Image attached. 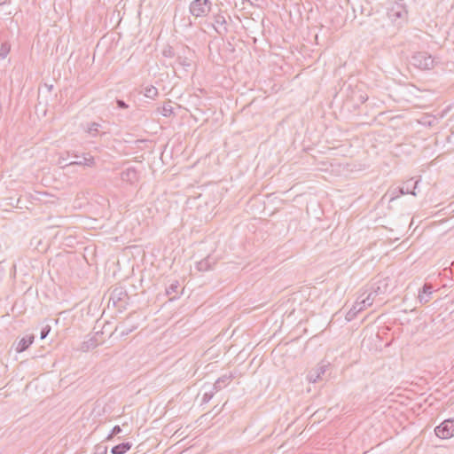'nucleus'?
Wrapping results in <instances>:
<instances>
[{
    "label": "nucleus",
    "instance_id": "obj_10",
    "mask_svg": "<svg viewBox=\"0 0 454 454\" xmlns=\"http://www.w3.org/2000/svg\"><path fill=\"white\" fill-rule=\"evenodd\" d=\"M328 365L329 364L321 363L315 370L310 371L307 376L309 381L316 383L318 380H320L326 372Z\"/></svg>",
    "mask_w": 454,
    "mask_h": 454
},
{
    "label": "nucleus",
    "instance_id": "obj_31",
    "mask_svg": "<svg viewBox=\"0 0 454 454\" xmlns=\"http://www.w3.org/2000/svg\"><path fill=\"white\" fill-rule=\"evenodd\" d=\"M107 447L104 445H97L94 454H106Z\"/></svg>",
    "mask_w": 454,
    "mask_h": 454
},
{
    "label": "nucleus",
    "instance_id": "obj_2",
    "mask_svg": "<svg viewBox=\"0 0 454 454\" xmlns=\"http://www.w3.org/2000/svg\"><path fill=\"white\" fill-rule=\"evenodd\" d=\"M368 285L372 287L374 296L379 297V302L381 304L384 296L390 291L389 278H373Z\"/></svg>",
    "mask_w": 454,
    "mask_h": 454
},
{
    "label": "nucleus",
    "instance_id": "obj_6",
    "mask_svg": "<svg viewBox=\"0 0 454 454\" xmlns=\"http://www.w3.org/2000/svg\"><path fill=\"white\" fill-rule=\"evenodd\" d=\"M435 292L433 285L430 283H425L422 287L419 290L418 301L420 305L427 303L431 299L433 294Z\"/></svg>",
    "mask_w": 454,
    "mask_h": 454
},
{
    "label": "nucleus",
    "instance_id": "obj_7",
    "mask_svg": "<svg viewBox=\"0 0 454 454\" xmlns=\"http://www.w3.org/2000/svg\"><path fill=\"white\" fill-rule=\"evenodd\" d=\"M73 156L76 158V160L71 161L67 166H85L92 168L95 166V159L93 156H91L90 153H83L82 156H79L78 153H73Z\"/></svg>",
    "mask_w": 454,
    "mask_h": 454
},
{
    "label": "nucleus",
    "instance_id": "obj_19",
    "mask_svg": "<svg viewBox=\"0 0 454 454\" xmlns=\"http://www.w3.org/2000/svg\"><path fill=\"white\" fill-rule=\"evenodd\" d=\"M215 263V260L211 256H207L201 261L198 262L196 268L199 271H207L212 269V266Z\"/></svg>",
    "mask_w": 454,
    "mask_h": 454
},
{
    "label": "nucleus",
    "instance_id": "obj_21",
    "mask_svg": "<svg viewBox=\"0 0 454 454\" xmlns=\"http://www.w3.org/2000/svg\"><path fill=\"white\" fill-rule=\"evenodd\" d=\"M132 444L129 442H124L114 446L111 449L112 454H124L130 450Z\"/></svg>",
    "mask_w": 454,
    "mask_h": 454
},
{
    "label": "nucleus",
    "instance_id": "obj_14",
    "mask_svg": "<svg viewBox=\"0 0 454 454\" xmlns=\"http://www.w3.org/2000/svg\"><path fill=\"white\" fill-rule=\"evenodd\" d=\"M99 332H97L94 335L90 336L87 340H83L81 344L80 350L82 352H87L90 349H93L98 346V335Z\"/></svg>",
    "mask_w": 454,
    "mask_h": 454
},
{
    "label": "nucleus",
    "instance_id": "obj_28",
    "mask_svg": "<svg viewBox=\"0 0 454 454\" xmlns=\"http://www.w3.org/2000/svg\"><path fill=\"white\" fill-rule=\"evenodd\" d=\"M179 286L178 282H175L169 285L168 287H167L166 292L168 294H171L173 293H176L177 288Z\"/></svg>",
    "mask_w": 454,
    "mask_h": 454
},
{
    "label": "nucleus",
    "instance_id": "obj_22",
    "mask_svg": "<svg viewBox=\"0 0 454 454\" xmlns=\"http://www.w3.org/2000/svg\"><path fill=\"white\" fill-rule=\"evenodd\" d=\"M158 94H159V92H158L157 88H155L153 85L146 86L145 88L144 95H145V97H146L150 99H154L158 96Z\"/></svg>",
    "mask_w": 454,
    "mask_h": 454
},
{
    "label": "nucleus",
    "instance_id": "obj_26",
    "mask_svg": "<svg viewBox=\"0 0 454 454\" xmlns=\"http://www.w3.org/2000/svg\"><path fill=\"white\" fill-rule=\"evenodd\" d=\"M173 114V107L170 105H164L161 110V114L165 117H168Z\"/></svg>",
    "mask_w": 454,
    "mask_h": 454
},
{
    "label": "nucleus",
    "instance_id": "obj_13",
    "mask_svg": "<svg viewBox=\"0 0 454 454\" xmlns=\"http://www.w3.org/2000/svg\"><path fill=\"white\" fill-rule=\"evenodd\" d=\"M121 179L130 184H135L138 179L137 169L134 167L126 168L121 173Z\"/></svg>",
    "mask_w": 454,
    "mask_h": 454
},
{
    "label": "nucleus",
    "instance_id": "obj_15",
    "mask_svg": "<svg viewBox=\"0 0 454 454\" xmlns=\"http://www.w3.org/2000/svg\"><path fill=\"white\" fill-rule=\"evenodd\" d=\"M233 378L234 375L231 372L223 374L215 380V384L212 387L213 389L215 391H220L221 389L225 387L232 380Z\"/></svg>",
    "mask_w": 454,
    "mask_h": 454
},
{
    "label": "nucleus",
    "instance_id": "obj_17",
    "mask_svg": "<svg viewBox=\"0 0 454 454\" xmlns=\"http://www.w3.org/2000/svg\"><path fill=\"white\" fill-rule=\"evenodd\" d=\"M187 53H190V49L189 48H184L182 54L181 53H177V55L176 57V65H178L179 67H182L184 68L191 67L192 60L187 56Z\"/></svg>",
    "mask_w": 454,
    "mask_h": 454
},
{
    "label": "nucleus",
    "instance_id": "obj_24",
    "mask_svg": "<svg viewBox=\"0 0 454 454\" xmlns=\"http://www.w3.org/2000/svg\"><path fill=\"white\" fill-rule=\"evenodd\" d=\"M119 328H123L121 332V335L126 336V335L129 334L131 332H133L135 329H137V326L132 325L130 327H125L124 325H121L120 326H117L115 330L117 331Z\"/></svg>",
    "mask_w": 454,
    "mask_h": 454
},
{
    "label": "nucleus",
    "instance_id": "obj_29",
    "mask_svg": "<svg viewBox=\"0 0 454 454\" xmlns=\"http://www.w3.org/2000/svg\"><path fill=\"white\" fill-rule=\"evenodd\" d=\"M121 432V428L120 426H114L111 431V433L107 435L106 439L109 440L114 435L120 434Z\"/></svg>",
    "mask_w": 454,
    "mask_h": 454
},
{
    "label": "nucleus",
    "instance_id": "obj_25",
    "mask_svg": "<svg viewBox=\"0 0 454 454\" xmlns=\"http://www.w3.org/2000/svg\"><path fill=\"white\" fill-rule=\"evenodd\" d=\"M162 55L166 58H174L176 57L177 54H176L172 47L168 46L163 50Z\"/></svg>",
    "mask_w": 454,
    "mask_h": 454
},
{
    "label": "nucleus",
    "instance_id": "obj_30",
    "mask_svg": "<svg viewBox=\"0 0 454 454\" xmlns=\"http://www.w3.org/2000/svg\"><path fill=\"white\" fill-rule=\"evenodd\" d=\"M50 332H51V326L50 325H47L43 326L42 328V330H41V333H40V338L42 340L45 339L48 336V334L50 333Z\"/></svg>",
    "mask_w": 454,
    "mask_h": 454
},
{
    "label": "nucleus",
    "instance_id": "obj_16",
    "mask_svg": "<svg viewBox=\"0 0 454 454\" xmlns=\"http://www.w3.org/2000/svg\"><path fill=\"white\" fill-rule=\"evenodd\" d=\"M35 337L33 334L26 335L22 339H20L15 347V350L18 353H21L27 349L30 345L34 342Z\"/></svg>",
    "mask_w": 454,
    "mask_h": 454
},
{
    "label": "nucleus",
    "instance_id": "obj_1",
    "mask_svg": "<svg viewBox=\"0 0 454 454\" xmlns=\"http://www.w3.org/2000/svg\"><path fill=\"white\" fill-rule=\"evenodd\" d=\"M213 7L212 0H192L189 4V12L195 19L207 17Z\"/></svg>",
    "mask_w": 454,
    "mask_h": 454
},
{
    "label": "nucleus",
    "instance_id": "obj_12",
    "mask_svg": "<svg viewBox=\"0 0 454 454\" xmlns=\"http://www.w3.org/2000/svg\"><path fill=\"white\" fill-rule=\"evenodd\" d=\"M368 308L365 304L361 303V297H358L352 308L347 312L346 319L352 321L357 316L358 313Z\"/></svg>",
    "mask_w": 454,
    "mask_h": 454
},
{
    "label": "nucleus",
    "instance_id": "obj_4",
    "mask_svg": "<svg viewBox=\"0 0 454 454\" xmlns=\"http://www.w3.org/2000/svg\"><path fill=\"white\" fill-rule=\"evenodd\" d=\"M434 433L441 439H450L454 436V419H445L434 428Z\"/></svg>",
    "mask_w": 454,
    "mask_h": 454
},
{
    "label": "nucleus",
    "instance_id": "obj_18",
    "mask_svg": "<svg viewBox=\"0 0 454 454\" xmlns=\"http://www.w3.org/2000/svg\"><path fill=\"white\" fill-rule=\"evenodd\" d=\"M127 297L128 294L124 288L115 287L111 293L110 301L116 306L118 302L122 301Z\"/></svg>",
    "mask_w": 454,
    "mask_h": 454
},
{
    "label": "nucleus",
    "instance_id": "obj_34",
    "mask_svg": "<svg viewBox=\"0 0 454 454\" xmlns=\"http://www.w3.org/2000/svg\"><path fill=\"white\" fill-rule=\"evenodd\" d=\"M8 0H0V6L6 4Z\"/></svg>",
    "mask_w": 454,
    "mask_h": 454
},
{
    "label": "nucleus",
    "instance_id": "obj_33",
    "mask_svg": "<svg viewBox=\"0 0 454 454\" xmlns=\"http://www.w3.org/2000/svg\"><path fill=\"white\" fill-rule=\"evenodd\" d=\"M401 194L399 193L398 192V187L396 188H394L392 191H391V199L390 200H394L395 199L398 198Z\"/></svg>",
    "mask_w": 454,
    "mask_h": 454
},
{
    "label": "nucleus",
    "instance_id": "obj_11",
    "mask_svg": "<svg viewBox=\"0 0 454 454\" xmlns=\"http://www.w3.org/2000/svg\"><path fill=\"white\" fill-rule=\"evenodd\" d=\"M359 297H361V303L365 304L367 307H371L374 301H379V297L374 296L372 289L369 285L365 286L363 294Z\"/></svg>",
    "mask_w": 454,
    "mask_h": 454
},
{
    "label": "nucleus",
    "instance_id": "obj_32",
    "mask_svg": "<svg viewBox=\"0 0 454 454\" xmlns=\"http://www.w3.org/2000/svg\"><path fill=\"white\" fill-rule=\"evenodd\" d=\"M116 105L117 107L120 109H127L129 107V105L122 99H116Z\"/></svg>",
    "mask_w": 454,
    "mask_h": 454
},
{
    "label": "nucleus",
    "instance_id": "obj_35",
    "mask_svg": "<svg viewBox=\"0 0 454 454\" xmlns=\"http://www.w3.org/2000/svg\"><path fill=\"white\" fill-rule=\"evenodd\" d=\"M365 100H366V98L362 97V101H365Z\"/></svg>",
    "mask_w": 454,
    "mask_h": 454
},
{
    "label": "nucleus",
    "instance_id": "obj_20",
    "mask_svg": "<svg viewBox=\"0 0 454 454\" xmlns=\"http://www.w3.org/2000/svg\"><path fill=\"white\" fill-rule=\"evenodd\" d=\"M102 125L98 122L93 121L87 124L84 130L90 134V137H96L100 135V129Z\"/></svg>",
    "mask_w": 454,
    "mask_h": 454
},
{
    "label": "nucleus",
    "instance_id": "obj_9",
    "mask_svg": "<svg viewBox=\"0 0 454 454\" xmlns=\"http://www.w3.org/2000/svg\"><path fill=\"white\" fill-rule=\"evenodd\" d=\"M419 183V179L413 180V178H411L407 180L402 187H398V192L400 194H411L413 196H416V189L418 187V184Z\"/></svg>",
    "mask_w": 454,
    "mask_h": 454
},
{
    "label": "nucleus",
    "instance_id": "obj_8",
    "mask_svg": "<svg viewBox=\"0 0 454 454\" xmlns=\"http://www.w3.org/2000/svg\"><path fill=\"white\" fill-rule=\"evenodd\" d=\"M407 10L402 4H395L387 12L389 19L394 21L403 20L407 19Z\"/></svg>",
    "mask_w": 454,
    "mask_h": 454
},
{
    "label": "nucleus",
    "instance_id": "obj_3",
    "mask_svg": "<svg viewBox=\"0 0 454 454\" xmlns=\"http://www.w3.org/2000/svg\"><path fill=\"white\" fill-rule=\"evenodd\" d=\"M411 63L421 70H430L434 67V59L426 51H419L412 55Z\"/></svg>",
    "mask_w": 454,
    "mask_h": 454
},
{
    "label": "nucleus",
    "instance_id": "obj_23",
    "mask_svg": "<svg viewBox=\"0 0 454 454\" xmlns=\"http://www.w3.org/2000/svg\"><path fill=\"white\" fill-rule=\"evenodd\" d=\"M11 51V46L8 43H3L0 46V59H5Z\"/></svg>",
    "mask_w": 454,
    "mask_h": 454
},
{
    "label": "nucleus",
    "instance_id": "obj_5",
    "mask_svg": "<svg viewBox=\"0 0 454 454\" xmlns=\"http://www.w3.org/2000/svg\"><path fill=\"white\" fill-rule=\"evenodd\" d=\"M212 27L219 35H225L228 33V25L226 16L220 11L213 14Z\"/></svg>",
    "mask_w": 454,
    "mask_h": 454
},
{
    "label": "nucleus",
    "instance_id": "obj_27",
    "mask_svg": "<svg viewBox=\"0 0 454 454\" xmlns=\"http://www.w3.org/2000/svg\"><path fill=\"white\" fill-rule=\"evenodd\" d=\"M215 392L216 391H215L213 388L208 392H205L202 396V402L208 403L213 398Z\"/></svg>",
    "mask_w": 454,
    "mask_h": 454
}]
</instances>
